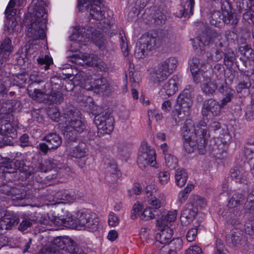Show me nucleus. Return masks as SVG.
I'll use <instances>...</instances> for the list:
<instances>
[{"mask_svg": "<svg viewBox=\"0 0 254 254\" xmlns=\"http://www.w3.org/2000/svg\"><path fill=\"white\" fill-rule=\"evenodd\" d=\"M207 123L201 120L195 126L191 119L186 120L182 128V136L184 140V147L188 153L193 152L196 148L199 154L205 152V145L209 137L206 129Z\"/></svg>", "mask_w": 254, "mask_h": 254, "instance_id": "obj_1", "label": "nucleus"}, {"mask_svg": "<svg viewBox=\"0 0 254 254\" xmlns=\"http://www.w3.org/2000/svg\"><path fill=\"white\" fill-rule=\"evenodd\" d=\"M62 118L63 122L60 125L64 128V136L69 140L75 139L77 134L82 132L85 128V125L81 120L79 112L77 111L66 109Z\"/></svg>", "mask_w": 254, "mask_h": 254, "instance_id": "obj_2", "label": "nucleus"}, {"mask_svg": "<svg viewBox=\"0 0 254 254\" xmlns=\"http://www.w3.org/2000/svg\"><path fill=\"white\" fill-rule=\"evenodd\" d=\"M51 83H46L41 86V89H28V95L33 100L40 102L51 104H61L64 100L63 93L51 88Z\"/></svg>", "mask_w": 254, "mask_h": 254, "instance_id": "obj_3", "label": "nucleus"}, {"mask_svg": "<svg viewBox=\"0 0 254 254\" xmlns=\"http://www.w3.org/2000/svg\"><path fill=\"white\" fill-rule=\"evenodd\" d=\"M221 8L222 13L220 11H214L212 12L209 20L211 25L216 27H220L223 22L235 26L239 19L234 15L232 5L227 0H222L221 1Z\"/></svg>", "mask_w": 254, "mask_h": 254, "instance_id": "obj_4", "label": "nucleus"}, {"mask_svg": "<svg viewBox=\"0 0 254 254\" xmlns=\"http://www.w3.org/2000/svg\"><path fill=\"white\" fill-rule=\"evenodd\" d=\"M77 219V230L94 231L97 229L99 219L96 215L89 210L83 209L75 213Z\"/></svg>", "mask_w": 254, "mask_h": 254, "instance_id": "obj_5", "label": "nucleus"}, {"mask_svg": "<svg viewBox=\"0 0 254 254\" xmlns=\"http://www.w3.org/2000/svg\"><path fill=\"white\" fill-rule=\"evenodd\" d=\"M159 39L152 35H143L139 42V46L135 50V56L138 59L143 58L148 51L157 48L160 44Z\"/></svg>", "mask_w": 254, "mask_h": 254, "instance_id": "obj_6", "label": "nucleus"}, {"mask_svg": "<svg viewBox=\"0 0 254 254\" xmlns=\"http://www.w3.org/2000/svg\"><path fill=\"white\" fill-rule=\"evenodd\" d=\"M139 167L143 170L150 165L153 167L156 164V154L155 150L143 142L139 148L137 160Z\"/></svg>", "mask_w": 254, "mask_h": 254, "instance_id": "obj_7", "label": "nucleus"}, {"mask_svg": "<svg viewBox=\"0 0 254 254\" xmlns=\"http://www.w3.org/2000/svg\"><path fill=\"white\" fill-rule=\"evenodd\" d=\"M102 0H78V7L80 11L90 9V15L91 17L97 20H102L104 17V12L101 10L99 4Z\"/></svg>", "mask_w": 254, "mask_h": 254, "instance_id": "obj_8", "label": "nucleus"}, {"mask_svg": "<svg viewBox=\"0 0 254 254\" xmlns=\"http://www.w3.org/2000/svg\"><path fill=\"white\" fill-rule=\"evenodd\" d=\"M196 40L199 41V47L208 45L211 42H214L217 49H223V52L227 49L228 46V42L221 38V35L218 33L213 30L208 31L206 34L197 38Z\"/></svg>", "mask_w": 254, "mask_h": 254, "instance_id": "obj_9", "label": "nucleus"}, {"mask_svg": "<svg viewBox=\"0 0 254 254\" xmlns=\"http://www.w3.org/2000/svg\"><path fill=\"white\" fill-rule=\"evenodd\" d=\"M94 122L98 130H102L103 133L109 134L114 129V119L107 113L96 116Z\"/></svg>", "mask_w": 254, "mask_h": 254, "instance_id": "obj_10", "label": "nucleus"}, {"mask_svg": "<svg viewBox=\"0 0 254 254\" xmlns=\"http://www.w3.org/2000/svg\"><path fill=\"white\" fill-rule=\"evenodd\" d=\"M94 122L98 130H102L103 133L109 134L114 129V119L107 113L96 116Z\"/></svg>", "mask_w": 254, "mask_h": 254, "instance_id": "obj_11", "label": "nucleus"}, {"mask_svg": "<svg viewBox=\"0 0 254 254\" xmlns=\"http://www.w3.org/2000/svg\"><path fill=\"white\" fill-rule=\"evenodd\" d=\"M192 103V100H188L186 103H177L178 108L176 107L173 112V119L176 124L190 115Z\"/></svg>", "mask_w": 254, "mask_h": 254, "instance_id": "obj_12", "label": "nucleus"}, {"mask_svg": "<svg viewBox=\"0 0 254 254\" xmlns=\"http://www.w3.org/2000/svg\"><path fill=\"white\" fill-rule=\"evenodd\" d=\"M11 119L10 114L0 115V133L1 135L14 138L16 135V129L10 122Z\"/></svg>", "mask_w": 254, "mask_h": 254, "instance_id": "obj_13", "label": "nucleus"}, {"mask_svg": "<svg viewBox=\"0 0 254 254\" xmlns=\"http://www.w3.org/2000/svg\"><path fill=\"white\" fill-rule=\"evenodd\" d=\"M54 244L60 250H65L71 254L77 253L76 243L67 236L57 237L54 240Z\"/></svg>", "mask_w": 254, "mask_h": 254, "instance_id": "obj_14", "label": "nucleus"}, {"mask_svg": "<svg viewBox=\"0 0 254 254\" xmlns=\"http://www.w3.org/2000/svg\"><path fill=\"white\" fill-rule=\"evenodd\" d=\"M7 170H4L8 173H14L15 170L23 173L26 176H29L34 174V168L32 166L25 165L21 160H17L14 163H7L3 166Z\"/></svg>", "mask_w": 254, "mask_h": 254, "instance_id": "obj_15", "label": "nucleus"}, {"mask_svg": "<svg viewBox=\"0 0 254 254\" xmlns=\"http://www.w3.org/2000/svg\"><path fill=\"white\" fill-rule=\"evenodd\" d=\"M221 110V108L219 103L212 99H210L203 102L201 114L202 116L205 118H207L210 114L213 116H218L220 115Z\"/></svg>", "mask_w": 254, "mask_h": 254, "instance_id": "obj_16", "label": "nucleus"}, {"mask_svg": "<svg viewBox=\"0 0 254 254\" xmlns=\"http://www.w3.org/2000/svg\"><path fill=\"white\" fill-rule=\"evenodd\" d=\"M198 208L194 203H187L181 213L180 220L183 225H187L193 220L197 214Z\"/></svg>", "mask_w": 254, "mask_h": 254, "instance_id": "obj_17", "label": "nucleus"}, {"mask_svg": "<svg viewBox=\"0 0 254 254\" xmlns=\"http://www.w3.org/2000/svg\"><path fill=\"white\" fill-rule=\"evenodd\" d=\"M159 228L160 232L156 234V241L155 245L158 246L159 244L166 245L169 244L173 236V230L168 226H163Z\"/></svg>", "mask_w": 254, "mask_h": 254, "instance_id": "obj_18", "label": "nucleus"}, {"mask_svg": "<svg viewBox=\"0 0 254 254\" xmlns=\"http://www.w3.org/2000/svg\"><path fill=\"white\" fill-rule=\"evenodd\" d=\"M171 75L160 63L154 68L151 76V80L154 84H159Z\"/></svg>", "mask_w": 254, "mask_h": 254, "instance_id": "obj_19", "label": "nucleus"}, {"mask_svg": "<svg viewBox=\"0 0 254 254\" xmlns=\"http://www.w3.org/2000/svg\"><path fill=\"white\" fill-rule=\"evenodd\" d=\"M12 49L11 41L9 38H5L0 41V66L6 61Z\"/></svg>", "mask_w": 254, "mask_h": 254, "instance_id": "obj_20", "label": "nucleus"}, {"mask_svg": "<svg viewBox=\"0 0 254 254\" xmlns=\"http://www.w3.org/2000/svg\"><path fill=\"white\" fill-rule=\"evenodd\" d=\"M194 0H182L181 8L179 12H176V16L179 17L188 16L193 14Z\"/></svg>", "mask_w": 254, "mask_h": 254, "instance_id": "obj_21", "label": "nucleus"}, {"mask_svg": "<svg viewBox=\"0 0 254 254\" xmlns=\"http://www.w3.org/2000/svg\"><path fill=\"white\" fill-rule=\"evenodd\" d=\"M203 78L201 89L204 93L206 95H212L217 88V84L215 81L212 80L207 75V72H204L202 76Z\"/></svg>", "mask_w": 254, "mask_h": 254, "instance_id": "obj_22", "label": "nucleus"}, {"mask_svg": "<svg viewBox=\"0 0 254 254\" xmlns=\"http://www.w3.org/2000/svg\"><path fill=\"white\" fill-rule=\"evenodd\" d=\"M180 79L178 75H174L164 85L163 89L168 96L175 94L178 89Z\"/></svg>", "mask_w": 254, "mask_h": 254, "instance_id": "obj_23", "label": "nucleus"}, {"mask_svg": "<svg viewBox=\"0 0 254 254\" xmlns=\"http://www.w3.org/2000/svg\"><path fill=\"white\" fill-rule=\"evenodd\" d=\"M178 211L177 210H169L167 212H164L162 216L158 218L157 225L158 227L168 226L169 223L174 222L177 218Z\"/></svg>", "mask_w": 254, "mask_h": 254, "instance_id": "obj_24", "label": "nucleus"}, {"mask_svg": "<svg viewBox=\"0 0 254 254\" xmlns=\"http://www.w3.org/2000/svg\"><path fill=\"white\" fill-rule=\"evenodd\" d=\"M205 63H200V60L197 58L192 59L190 63V70L193 77L197 78L200 75H204Z\"/></svg>", "mask_w": 254, "mask_h": 254, "instance_id": "obj_25", "label": "nucleus"}, {"mask_svg": "<svg viewBox=\"0 0 254 254\" xmlns=\"http://www.w3.org/2000/svg\"><path fill=\"white\" fill-rule=\"evenodd\" d=\"M148 204L153 209L156 210L165 204V196L162 193H159L157 195H151L150 196L148 195Z\"/></svg>", "mask_w": 254, "mask_h": 254, "instance_id": "obj_26", "label": "nucleus"}, {"mask_svg": "<svg viewBox=\"0 0 254 254\" xmlns=\"http://www.w3.org/2000/svg\"><path fill=\"white\" fill-rule=\"evenodd\" d=\"M19 222V218L15 215L5 214L0 220V229L8 230L12 226L17 225Z\"/></svg>", "mask_w": 254, "mask_h": 254, "instance_id": "obj_27", "label": "nucleus"}, {"mask_svg": "<svg viewBox=\"0 0 254 254\" xmlns=\"http://www.w3.org/2000/svg\"><path fill=\"white\" fill-rule=\"evenodd\" d=\"M50 146V148L52 150L57 149L62 144V140L61 136L55 132H51L47 134L43 139Z\"/></svg>", "mask_w": 254, "mask_h": 254, "instance_id": "obj_28", "label": "nucleus"}, {"mask_svg": "<svg viewBox=\"0 0 254 254\" xmlns=\"http://www.w3.org/2000/svg\"><path fill=\"white\" fill-rule=\"evenodd\" d=\"M88 152L86 145L81 143L71 148L69 151V155L73 158L80 159L87 156Z\"/></svg>", "mask_w": 254, "mask_h": 254, "instance_id": "obj_29", "label": "nucleus"}, {"mask_svg": "<svg viewBox=\"0 0 254 254\" xmlns=\"http://www.w3.org/2000/svg\"><path fill=\"white\" fill-rule=\"evenodd\" d=\"M247 173L241 167H236L231 170V177L236 182L244 183L247 179Z\"/></svg>", "mask_w": 254, "mask_h": 254, "instance_id": "obj_30", "label": "nucleus"}, {"mask_svg": "<svg viewBox=\"0 0 254 254\" xmlns=\"http://www.w3.org/2000/svg\"><path fill=\"white\" fill-rule=\"evenodd\" d=\"M228 214L225 218L228 223L232 225H237L239 224V217L241 215L240 210L236 208H228Z\"/></svg>", "mask_w": 254, "mask_h": 254, "instance_id": "obj_31", "label": "nucleus"}, {"mask_svg": "<svg viewBox=\"0 0 254 254\" xmlns=\"http://www.w3.org/2000/svg\"><path fill=\"white\" fill-rule=\"evenodd\" d=\"M220 91L225 96V97L221 100V104H220L222 109L231 101L235 94V91L226 86H222L220 87Z\"/></svg>", "mask_w": 254, "mask_h": 254, "instance_id": "obj_32", "label": "nucleus"}, {"mask_svg": "<svg viewBox=\"0 0 254 254\" xmlns=\"http://www.w3.org/2000/svg\"><path fill=\"white\" fill-rule=\"evenodd\" d=\"M175 177L176 185L181 188L186 184L188 176L186 170L178 169L176 171Z\"/></svg>", "mask_w": 254, "mask_h": 254, "instance_id": "obj_33", "label": "nucleus"}, {"mask_svg": "<svg viewBox=\"0 0 254 254\" xmlns=\"http://www.w3.org/2000/svg\"><path fill=\"white\" fill-rule=\"evenodd\" d=\"M240 59L244 62L254 61V51L249 46H242L240 48Z\"/></svg>", "mask_w": 254, "mask_h": 254, "instance_id": "obj_34", "label": "nucleus"}, {"mask_svg": "<svg viewBox=\"0 0 254 254\" xmlns=\"http://www.w3.org/2000/svg\"><path fill=\"white\" fill-rule=\"evenodd\" d=\"M94 92L98 93H103L109 89V85L106 79L101 78L94 81Z\"/></svg>", "mask_w": 254, "mask_h": 254, "instance_id": "obj_35", "label": "nucleus"}, {"mask_svg": "<svg viewBox=\"0 0 254 254\" xmlns=\"http://www.w3.org/2000/svg\"><path fill=\"white\" fill-rule=\"evenodd\" d=\"M76 219H74L72 215L69 212H66V215L60 220L62 221L61 224L64 226L71 228V229H77V219L76 216Z\"/></svg>", "mask_w": 254, "mask_h": 254, "instance_id": "obj_36", "label": "nucleus"}, {"mask_svg": "<svg viewBox=\"0 0 254 254\" xmlns=\"http://www.w3.org/2000/svg\"><path fill=\"white\" fill-rule=\"evenodd\" d=\"M253 0H237L236 2V8L239 12L250 9L254 11V5L253 4Z\"/></svg>", "mask_w": 254, "mask_h": 254, "instance_id": "obj_37", "label": "nucleus"}, {"mask_svg": "<svg viewBox=\"0 0 254 254\" xmlns=\"http://www.w3.org/2000/svg\"><path fill=\"white\" fill-rule=\"evenodd\" d=\"M245 199V196L242 193H235L230 199L228 207L231 208H236L238 205L242 204L244 202Z\"/></svg>", "mask_w": 254, "mask_h": 254, "instance_id": "obj_38", "label": "nucleus"}, {"mask_svg": "<svg viewBox=\"0 0 254 254\" xmlns=\"http://www.w3.org/2000/svg\"><path fill=\"white\" fill-rule=\"evenodd\" d=\"M171 74L176 69L178 62L174 57H170L160 63Z\"/></svg>", "mask_w": 254, "mask_h": 254, "instance_id": "obj_39", "label": "nucleus"}, {"mask_svg": "<svg viewBox=\"0 0 254 254\" xmlns=\"http://www.w3.org/2000/svg\"><path fill=\"white\" fill-rule=\"evenodd\" d=\"M224 64L228 67H231L236 60V55L234 51L227 49L224 52Z\"/></svg>", "mask_w": 254, "mask_h": 254, "instance_id": "obj_40", "label": "nucleus"}, {"mask_svg": "<svg viewBox=\"0 0 254 254\" xmlns=\"http://www.w3.org/2000/svg\"><path fill=\"white\" fill-rule=\"evenodd\" d=\"M55 197L59 200H64L68 202L73 201L76 199V195L71 194L66 190H60L57 191Z\"/></svg>", "mask_w": 254, "mask_h": 254, "instance_id": "obj_41", "label": "nucleus"}, {"mask_svg": "<svg viewBox=\"0 0 254 254\" xmlns=\"http://www.w3.org/2000/svg\"><path fill=\"white\" fill-rule=\"evenodd\" d=\"M170 250L168 254H176L183 247V241L180 238L173 239L169 243Z\"/></svg>", "mask_w": 254, "mask_h": 254, "instance_id": "obj_42", "label": "nucleus"}, {"mask_svg": "<svg viewBox=\"0 0 254 254\" xmlns=\"http://www.w3.org/2000/svg\"><path fill=\"white\" fill-rule=\"evenodd\" d=\"M36 216V218H34L35 217H33V219L31 220L34 221V222H37L45 225L51 226L52 224L58 225L59 223V218H54L53 220H50L49 218H48L46 215H42L40 214Z\"/></svg>", "mask_w": 254, "mask_h": 254, "instance_id": "obj_43", "label": "nucleus"}, {"mask_svg": "<svg viewBox=\"0 0 254 254\" xmlns=\"http://www.w3.org/2000/svg\"><path fill=\"white\" fill-rule=\"evenodd\" d=\"M53 165L50 160H46L43 162H39L34 168V173L37 172H47L52 169Z\"/></svg>", "mask_w": 254, "mask_h": 254, "instance_id": "obj_44", "label": "nucleus"}, {"mask_svg": "<svg viewBox=\"0 0 254 254\" xmlns=\"http://www.w3.org/2000/svg\"><path fill=\"white\" fill-rule=\"evenodd\" d=\"M30 80L31 81V84L27 87V92L28 93V89L31 88L34 90L35 88L39 89L37 85L39 83H43L42 77L39 75L36 71H33L30 75Z\"/></svg>", "mask_w": 254, "mask_h": 254, "instance_id": "obj_45", "label": "nucleus"}, {"mask_svg": "<svg viewBox=\"0 0 254 254\" xmlns=\"http://www.w3.org/2000/svg\"><path fill=\"white\" fill-rule=\"evenodd\" d=\"M156 215H157V210L148 206L144 209L140 214V219L143 221H147L154 218Z\"/></svg>", "mask_w": 254, "mask_h": 254, "instance_id": "obj_46", "label": "nucleus"}, {"mask_svg": "<svg viewBox=\"0 0 254 254\" xmlns=\"http://www.w3.org/2000/svg\"><path fill=\"white\" fill-rule=\"evenodd\" d=\"M239 231L234 230L231 231L229 235L226 237V242L230 247H234L240 241V236Z\"/></svg>", "mask_w": 254, "mask_h": 254, "instance_id": "obj_47", "label": "nucleus"}, {"mask_svg": "<svg viewBox=\"0 0 254 254\" xmlns=\"http://www.w3.org/2000/svg\"><path fill=\"white\" fill-rule=\"evenodd\" d=\"M161 38V42L167 46L171 47L177 43L176 37L172 33H165Z\"/></svg>", "mask_w": 254, "mask_h": 254, "instance_id": "obj_48", "label": "nucleus"}, {"mask_svg": "<svg viewBox=\"0 0 254 254\" xmlns=\"http://www.w3.org/2000/svg\"><path fill=\"white\" fill-rule=\"evenodd\" d=\"M245 209L247 212L254 215V190H252L248 194L247 201L245 204Z\"/></svg>", "mask_w": 254, "mask_h": 254, "instance_id": "obj_49", "label": "nucleus"}, {"mask_svg": "<svg viewBox=\"0 0 254 254\" xmlns=\"http://www.w3.org/2000/svg\"><path fill=\"white\" fill-rule=\"evenodd\" d=\"M224 55L223 49H216V50L210 53L207 54L208 62H218L221 60Z\"/></svg>", "mask_w": 254, "mask_h": 254, "instance_id": "obj_50", "label": "nucleus"}, {"mask_svg": "<svg viewBox=\"0 0 254 254\" xmlns=\"http://www.w3.org/2000/svg\"><path fill=\"white\" fill-rule=\"evenodd\" d=\"M193 189V185L189 184H188L187 187L179 193L178 200L181 203L184 202L188 198L189 193Z\"/></svg>", "mask_w": 254, "mask_h": 254, "instance_id": "obj_51", "label": "nucleus"}, {"mask_svg": "<svg viewBox=\"0 0 254 254\" xmlns=\"http://www.w3.org/2000/svg\"><path fill=\"white\" fill-rule=\"evenodd\" d=\"M191 92L192 88L191 87L189 86V88L185 89L178 97L177 103H186L188 100H192L191 94Z\"/></svg>", "mask_w": 254, "mask_h": 254, "instance_id": "obj_52", "label": "nucleus"}, {"mask_svg": "<svg viewBox=\"0 0 254 254\" xmlns=\"http://www.w3.org/2000/svg\"><path fill=\"white\" fill-rule=\"evenodd\" d=\"M165 163L166 166L171 169H175L178 166V160L171 154H167L165 157Z\"/></svg>", "mask_w": 254, "mask_h": 254, "instance_id": "obj_53", "label": "nucleus"}, {"mask_svg": "<svg viewBox=\"0 0 254 254\" xmlns=\"http://www.w3.org/2000/svg\"><path fill=\"white\" fill-rule=\"evenodd\" d=\"M244 153L249 160L254 158V140L251 139L248 142L245 147Z\"/></svg>", "mask_w": 254, "mask_h": 254, "instance_id": "obj_54", "label": "nucleus"}, {"mask_svg": "<svg viewBox=\"0 0 254 254\" xmlns=\"http://www.w3.org/2000/svg\"><path fill=\"white\" fill-rule=\"evenodd\" d=\"M37 61L39 65H43L45 64L44 69L45 70H48L50 65L53 64L52 59L48 55H46L44 58H39Z\"/></svg>", "mask_w": 254, "mask_h": 254, "instance_id": "obj_55", "label": "nucleus"}, {"mask_svg": "<svg viewBox=\"0 0 254 254\" xmlns=\"http://www.w3.org/2000/svg\"><path fill=\"white\" fill-rule=\"evenodd\" d=\"M142 207L141 205L138 203H135L131 211L130 218L132 220L135 219L137 217H140V214L142 213Z\"/></svg>", "mask_w": 254, "mask_h": 254, "instance_id": "obj_56", "label": "nucleus"}, {"mask_svg": "<svg viewBox=\"0 0 254 254\" xmlns=\"http://www.w3.org/2000/svg\"><path fill=\"white\" fill-rule=\"evenodd\" d=\"M10 196H11V198L12 200H21L25 197V194H22V190L21 189L17 187H13L11 189Z\"/></svg>", "mask_w": 254, "mask_h": 254, "instance_id": "obj_57", "label": "nucleus"}, {"mask_svg": "<svg viewBox=\"0 0 254 254\" xmlns=\"http://www.w3.org/2000/svg\"><path fill=\"white\" fill-rule=\"evenodd\" d=\"M33 219V217L32 216L29 218L24 219L18 226L19 230L24 231L30 227L32 225V222H34V221L31 220Z\"/></svg>", "mask_w": 254, "mask_h": 254, "instance_id": "obj_58", "label": "nucleus"}, {"mask_svg": "<svg viewBox=\"0 0 254 254\" xmlns=\"http://www.w3.org/2000/svg\"><path fill=\"white\" fill-rule=\"evenodd\" d=\"M48 114L50 118L55 122H59L60 118L61 121H62L61 119H63L62 116L60 117V113L56 108L50 109L48 112Z\"/></svg>", "mask_w": 254, "mask_h": 254, "instance_id": "obj_59", "label": "nucleus"}, {"mask_svg": "<svg viewBox=\"0 0 254 254\" xmlns=\"http://www.w3.org/2000/svg\"><path fill=\"white\" fill-rule=\"evenodd\" d=\"M159 183L162 185H165L170 180V173L167 171H161L158 174Z\"/></svg>", "mask_w": 254, "mask_h": 254, "instance_id": "obj_60", "label": "nucleus"}, {"mask_svg": "<svg viewBox=\"0 0 254 254\" xmlns=\"http://www.w3.org/2000/svg\"><path fill=\"white\" fill-rule=\"evenodd\" d=\"M28 77L27 74L21 73L14 76L13 79L17 86H22L26 83Z\"/></svg>", "mask_w": 254, "mask_h": 254, "instance_id": "obj_61", "label": "nucleus"}, {"mask_svg": "<svg viewBox=\"0 0 254 254\" xmlns=\"http://www.w3.org/2000/svg\"><path fill=\"white\" fill-rule=\"evenodd\" d=\"M216 251L214 254H228V251L225 246L220 240L216 241Z\"/></svg>", "mask_w": 254, "mask_h": 254, "instance_id": "obj_62", "label": "nucleus"}, {"mask_svg": "<svg viewBox=\"0 0 254 254\" xmlns=\"http://www.w3.org/2000/svg\"><path fill=\"white\" fill-rule=\"evenodd\" d=\"M243 14V19L245 21L248 22L249 23H254V11H252L250 9L245 11Z\"/></svg>", "mask_w": 254, "mask_h": 254, "instance_id": "obj_63", "label": "nucleus"}, {"mask_svg": "<svg viewBox=\"0 0 254 254\" xmlns=\"http://www.w3.org/2000/svg\"><path fill=\"white\" fill-rule=\"evenodd\" d=\"M87 55H85L80 53V55H77L76 58H72V62H74L76 64L83 65L86 64L85 60L87 59Z\"/></svg>", "mask_w": 254, "mask_h": 254, "instance_id": "obj_64", "label": "nucleus"}]
</instances>
